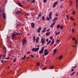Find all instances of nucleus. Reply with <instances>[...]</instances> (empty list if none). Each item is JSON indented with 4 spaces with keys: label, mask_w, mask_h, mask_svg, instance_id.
Returning a JSON list of instances; mask_svg holds the SVG:
<instances>
[{
    "label": "nucleus",
    "mask_w": 78,
    "mask_h": 78,
    "mask_svg": "<svg viewBox=\"0 0 78 78\" xmlns=\"http://www.w3.org/2000/svg\"><path fill=\"white\" fill-rule=\"evenodd\" d=\"M4 49L5 50V54L4 55H0V59H4L5 58L6 56V48L5 47H3Z\"/></svg>",
    "instance_id": "nucleus-1"
},
{
    "label": "nucleus",
    "mask_w": 78,
    "mask_h": 78,
    "mask_svg": "<svg viewBox=\"0 0 78 78\" xmlns=\"http://www.w3.org/2000/svg\"><path fill=\"white\" fill-rule=\"evenodd\" d=\"M19 33H17L16 32H14L12 35V38H14L16 36H17V35H19Z\"/></svg>",
    "instance_id": "nucleus-2"
},
{
    "label": "nucleus",
    "mask_w": 78,
    "mask_h": 78,
    "mask_svg": "<svg viewBox=\"0 0 78 78\" xmlns=\"http://www.w3.org/2000/svg\"><path fill=\"white\" fill-rule=\"evenodd\" d=\"M52 15V12H50V13L49 14V17H47L46 18V20H48V21H49V20H50V19H51V16Z\"/></svg>",
    "instance_id": "nucleus-3"
},
{
    "label": "nucleus",
    "mask_w": 78,
    "mask_h": 78,
    "mask_svg": "<svg viewBox=\"0 0 78 78\" xmlns=\"http://www.w3.org/2000/svg\"><path fill=\"white\" fill-rule=\"evenodd\" d=\"M39 50V47H37L36 48H34L31 49V50L32 51H34L35 52H37V51H38Z\"/></svg>",
    "instance_id": "nucleus-4"
},
{
    "label": "nucleus",
    "mask_w": 78,
    "mask_h": 78,
    "mask_svg": "<svg viewBox=\"0 0 78 78\" xmlns=\"http://www.w3.org/2000/svg\"><path fill=\"white\" fill-rule=\"evenodd\" d=\"M44 47H43L41 49L40 51H39V54H42L44 53Z\"/></svg>",
    "instance_id": "nucleus-5"
},
{
    "label": "nucleus",
    "mask_w": 78,
    "mask_h": 78,
    "mask_svg": "<svg viewBox=\"0 0 78 78\" xmlns=\"http://www.w3.org/2000/svg\"><path fill=\"white\" fill-rule=\"evenodd\" d=\"M45 39L43 38V37H42L41 38V43L43 45L45 43Z\"/></svg>",
    "instance_id": "nucleus-6"
},
{
    "label": "nucleus",
    "mask_w": 78,
    "mask_h": 78,
    "mask_svg": "<svg viewBox=\"0 0 78 78\" xmlns=\"http://www.w3.org/2000/svg\"><path fill=\"white\" fill-rule=\"evenodd\" d=\"M27 42V41L26 40V39H24L23 40V45L24 46L25 44H26V42Z\"/></svg>",
    "instance_id": "nucleus-7"
},
{
    "label": "nucleus",
    "mask_w": 78,
    "mask_h": 78,
    "mask_svg": "<svg viewBox=\"0 0 78 78\" xmlns=\"http://www.w3.org/2000/svg\"><path fill=\"white\" fill-rule=\"evenodd\" d=\"M57 4H58V2H55L54 3L53 5L52 6L53 8H55V6H56Z\"/></svg>",
    "instance_id": "nucleus-8"
},
{
    "label": "nucleus",
    "mask_w": 78,
    "mask_h": 78,
    "mask_svg": "<svg viewBox=\"0 0 78 78\" xmlns=\"http://www.w3.org/2000/svg\"><path fill=\"white\" fill-rule=\"evenodd\" d=\"M35 25V24H34V23H31V27L32 28H35V27H34Z\"/></svg>",
    "instance_id": "nucleus-9"
},
{
    "label": "nucleus",
    "mask_w": 78,
    "mask_h": 78,
    "mask_svg": "<svg viewBox=\"0 0 78 78\" xmlns=\"http://www.w3.org/2000/svg\"><path fill=\"white\" fill-rule=\"evenodd\" d=\"M57 19H58V17H54V18L52 20V22H55L56 20H57Z\"/></svg>",
    "instance_id": "nucleus-10"
},
{
    "label": "nucleus",
    "mask_w": 78,
    "mask_h": 78,
    "mask_svg": "<svg viewBox=\"0 0 78 78\" xmlns=\"http://www.w3.org/2000/svg\"><path fill=\"white\" fill-rule=\"evenodd\" d=\"M22 12V11H19L17 10L16 12V14H20V13H21Z\"/></svg>",
    "instance_id": "nucleus-11"
},
{
    "label": "nucleus",
    "mask_w": 78,
    "mask_h": 78,
    "mask_svg": "<svg viewBox=\"0 0 78 78\" xmlns=\"http://www.w3.org/2000/svg\"><path fill=\"white\" fill-rule=\"evenodd\" d=\"M56 23L55 22H54L51 25L50 28H52L53 26H54V25Z\"/></svg>",
    "instance_id": "nucleus-12"
},
{
    "label": "nucleus",
    "mask_w": 78,
    "mask_h": 78,
    "mask_svg": "<svg viewBox=\"0 0 78 78\" xmlns=\"http://www.w3.org/2000/svg\"><path fill=\"white\" fill-rule=\"evenodd\" d=\"M41 27H40L38 30H37V32L38 33H40V32L41 31Z\"/></svg>",
    "instance_id": "nucleus-13"
},
{
    "label": "nucleus",
    "mask_w": 78,
    "mask_h": 78,
    "mask_svg": "<svg viewBox=\"0 0 78 78\" xmlns=\"http://www.w3.org/2000/svg\"><path fill=\"white\" fill-rule=\"evenodd\" d=\"M46 30H47V27H45L44 28L43 30H42V33H44L45 32Z\"/></svg>",
    "instance_id": "nucleus-14"
},
{
    "label": "nucleus",
    "mask_w": 78,
    "mask_h": 78,
    "mask_svg": "<svg viewBox=\"0 0 78 78\" xmlns=\"http://www.w3.org/2000/svg\"><path fill=\"white\" fill-rule=\"evenodd\" d=\"M78 0H76V8H78Z\"/></svg>",
    "instance_id": "nucleus-15"
},
{
    "label": "nucleus",
    "mask_w": 78,
    "mask_h": 78,
    "mask_svg": "<svg viewBox=\"0 0 78 78\" xmlns=\"http://www.w3.org/2000/svg\"><path fill=\"white\" fill-rule=\"evenodd\" d=\"M54 39H52V42H51V44H50V45H51H51H53V44H54Z\"/></svg>",
    "instance_id": "nucleus-16"
},
{
    "label": "nucleus",
    "mask_w": 78,
    "mask_h": 78,
    "mask_svg": "<svg viewBox=\"0 0 78 78\" xmlns=\"http://www.w3.org/2000/svg\"><path fill=\"white\" fill-rule=\"evenodd\" d=\"M2 16L3 19H6V15L5 14V13H4L3 14H2Z\"/></svg>",
    "instance_id": "nucleus-17"
},
{
    "label": "nucleus",
    "mask_w": 78,
    "mask_h": 78,
    "mask_svg": "<svg viewBox=\"0 0 78 78\" xmlns=\"http://www.w3.org/2000/svg\"><path fill=\"white\" fill-rule=\"evenodd\" d=\"M39 37H37L36 39V42L37 43V42H39Z\"/></svg>",
    "instance_id": "nucleus-18"
},
{
    "label": "nucleus",
    "mask_w": 78,
    "mask_h": 78,
    "mask_svg": "<svg viewBox=\"0 0 78 78\" xmlns=\"http://www.w3.org/2000/svg\"><path fill=\"white\" fill-rule=\"evenodd\" d=\"M45 34L46 36H48V35H50V32H46Z\"/></svg>",
    "instance_id": "nucleus-19"
},
{
    "label": "nucleus",
    "mask_w": 78,
    "mask_h": 78,
    "mask_svg": "<svg viewBox=\"0 0 78 78\" xmlns=\"http://www.w3.org/2000/svg\"><path fill=\"white\" fill-rule=\"evenodd\" d=\"M63 28V26L61 25L60 26V30H62Z\"/></svg>",
    "instance_id": "nucleus-20"
},
{
    "label": "nucleus",
    "mask_w": 78,
    "mask_h": 78,
    "mask_svg": "<svg viewBox=\"0 0 78 78\" xmlns=\"http://www.w3.org/2000/svg\"><path fill=\"white\" fill-rule=\"evenodd\" d=\"M41 16V12H40L38 15H37V16L39 17H40V16Z\"/></svg>",
    "instance_id": "nucleus-21"
},
{
    "label": "nucleus",
    "mask_w": 78,
    "mask_h": 78,
    "mask_svg": "<svg viewBox=\"0 0 78 78\" xmlns=\"http://www.w3.org/2000/svg\"><path fill=\"white\" fill-rule=\"evenodd\" d=\"M42 20H43V21H44L45 20V16H43L42 17Z\"/></svg>",
    "instance_id": "nucleus-22"
},
{
    "label": "nucleus",
    "mask_w": 78,
    "mask_h": 78,
    "mask_svg": "<svg viewBox=\"0 0 78 78\" xmlns=\"http://www.w3.org/2000/svg\"><path fill=\"white\" fill-rule=\"evenodd\" d=\"M33 39L34 42H35V41L36 40V37H35V36H33Z\"/></svg>",
    "instance_id": "nucleus-23"
},
{
    "label": "nucleus",
    "mask_w": 78,
    "mask_h": 78,
    "mask_svg": "<svg viewBox=\"0 0 78 78\" xmlns=\"http://www.w3.org/2000/svg\"><path fill=\"white\" fill-rule=\"evenodd\" d=\"M62 57H63V56H62V55L60 56L58 58L59 59H61Z\"/></svg>",
    "instance_id": "nucleus-24"
},
{
    "label": "nucleus",
    "mask_w": 78,
    "mask_h": 78,
    "mask_svg": "<svg viewBox=\"0 0 78 78\" xmlns=\"http://www.w3.org/2000/svg\"><path fill=\"white\" fill-rule=\"evenodd\" d=\"M26 55H25L24 56L23 58H22L21 59H23V60H24L25 59V58H26Z\"/></svg>",
    "instance_id": "nucleus-25"
},
{
    "label": "nucleus",
    "mask_w": 78,
    "mask_h": 78,
    "mask_svg": "<svg viewBox=\"0 0 78 78\" xmlns=\"http://www.w3.org/2000/svg\"><path fill=\"white\" fill-rule=\"evenodd\" d=\"M56 51H57V49H55L54 50V53H56Z\"/></svg>",
    "instance_id": "nucleus-26"
},
{
    "label": "nucleus",
    "mask_w": 78,
    "mask_h": 78,
    "mask_svg": "<svg viewBox=\"0 0 78 78\" xmlns=\"http://www.w3.org/2000/svg\"><path fill=\"white\" fill-rule=\"evenodd\" d=\"M60 27V25L59 24H58L57 25V27H56V28L58 29V28H59Z\"/></svg>",
    "instance_id": "nucleus-27"
},
{
    "label": "nucleus",
    "mask_w": 78,
    "mask_h": 78,
    "mask_svg": "<svg viewBox=\"0 0 78 78\" xmlns=\"http://www.w3.org/2000/svg\"><path fill=\"white\" fill-rule=\"evenodd\" d=\"M54 68H55V67L54 66H51L49 68V69H54Z\"/></svg>",
    "instance_id": "nucleus-28"
},
{
    "label": "nucleus",
    "mask_w": 78,
    "mask_h": 78,
    "mask_svg": "<svg viewBox=\"0 0 78 78\" xmlns=\"http://www.w3.org/2000/svg\"><path fill=\"white\" fill-rule=\"evenodd\" d=\"M18 6H20V7H22V5H21V3H18Z\"/></svg>",
    "instance_id": "nucleus-29"
},
{
    "label": "nucleus",
    "mask_w": 78,
    "mask_h": 78,
    "mask_svg": "<svg viewBox=\"0 0 78 78\" xmlns=\"http://www.w3.org/2000/svg\"><path fill=\"white\" fill-rule=\"evenodd\" d=\"M50 42H51V40L49 41L47 44V45H48L50 43Z\"/></svg>",
    "instance_id": "nucleus-30"
},
{
    "label": "nucleus",
    "mask_w": 78,
    "mask_h": 78,
    "mask_svg": "<svg viewBox=\"0 0 78 78\" xmlns=\"http://www.w3.org/2000/svg\"><path fill=\"white\" fill-rule=\"evenodd\" d=\"M73 15H75V11H74V10H73Z\"/></svg>",
    "instance_id": "nucleus-31"
},
{
    "label": "nucleus",
    "mask_w": 78,
    "mask_h": 78,
    "mask_svg": "<svg viewBox=\"0 0 78 78\" xmlns=\"http://www.w3.org/2000/svg\"><path fill=\"white\" fill-rule=\"evenodd\" d=\"M55 34L56 35H58L59 34H60V32H58L55 33Z\"/></svg>",
    "instance_id": "nucleus-32"
},
{
    "label": "nucleus",
    "mask_w": 78,
    "mask_h": 78,
    "mask_svg": "<svg viewBox=\"0 0 78 78\" xmlns=\"http://www.w3.org/2000/svg\"><path fill=\"white\" fill-rule=\"evenodd\" d=\"M75 72H73L71 74V76H73V75H74V74H75Z\"/></svg>",
    "instance_id": "nucleus-33"
},
{
    "label": "nucleus",
    "mask_w": 78,
    "mask_h": 78,
    "mask_svg": "<svg viewBox=\"0 0 78 78\" xmlns=\"http://www.w3.org/2000/svg\"><path fill=\"white\" fill-rule=\"evenodd\" d=\"M48 52H45L44 55H48Z\"/></svg>",
    "instance_id": "nucleus-34"
},
{
    "label": "nucleus",
    "mask_w": 78,
    "mask_h": 78,
    "mask_svg": "<svg viewBox=\"0 0 78 78\" xmlns=\"http://www.w3.org/2000/svg\"><path fill=\"white\" fill-rule=\"evenodd\" d=\"M75 43L76 44L78 45V41L77 40H76Z\"/></svg>",
    "instance_id": "nucleus-35"
},
{
    "label": "nucleus",
    "mask_w": 78,
    "mask_h": 78,
    "mask_svg": "<svg viewBox=\"0 0 78 78\" xmlns=\"http://www.w3.org/2000/svg\"><path fill=\"white\" fill-rule=\"evenodd\" d=\"M70 19L71 20H73L74 21V19H73V17H72V16L70 17Z\"/></svg>",
    "instance_id": "nucleus-36"
},
{
    "label": "nucleus",
    "mask_w": 78,
    "mask_h": 78,
    "mask_svg": "<svg viewBox=\"0 0 78 78\" xmlns=\"http://www.w3.org/2000/svg\"><path fill=\"white\" fill-rule=\"evenodd\" d=\"M47 67H45L43 69V70H45L46 69H47Z\"/></svg>",
    "instance_id": "nucleus-37"
},
{
    "label": "nucleus",
    "mask_w": 78,
    "mask_h": 78,
    "mask_svg": "<svg viewBox=\"0 0 78 78\" xmlns=\"http://www.w3.org/2000/svg\"><path fill=\"white\" fill-rule=\"evenodd\" d=\"M47 51H47V49H45L44 51V53L47 52Z\"/></svg>",
    "instance_id": "nucleus-38"
},
{
    "label": "nucleus",
    "mask_w": 78,
    "mask_h": 78,
    "mask_svg": "<svg viewBox=\"0 0 78 78\" xmlns=\"http://www.w3.org/2000/svg\"><path fill=\"white\" fill-rule=\"evenodd\" d=\"M72 32L73 33H74V32H75V31L74 30V29L73 28L72 29Z\"/></svg>",
    "instance_id": "nucleus-39"
},
{
    "label": "nucleus",
    "mask_w": 78,
    "mask_h": 78,
    "mask_svg": "<svg viewBox=\"0 0 78 78\" xmlns=\"http://www.w3.org/2000/svg\"><path fill=\"white\" fill-rule=\"evenodd\" d=\"M44 3H46L47 2V0H43Z\"/></svg>",
    "instance_id": "nucleus-40"
},
{
    "label": "nucleus",
    "mask_w": 78,
    "mask_h": 78,
    "mask_svg": "<svg viewBox=\"0 0 78 78\" xmlns=\"http://www.w3.org/2000/svg\"><path fill=\"white\" fill-rule=\"evenodd\" d=\"M39 62H38L37 64V66H39Z\"/></svg>",
    "instance_id": "nucleus-41"
},
{
    "label": "nucleus",
    "mask_w": 78,
    "mask_h": 78,
    "mask_svg": "<svg viewBox=\"0 0 78 78\" xmlns=\"http://www.w3.org/2000/svg\"><path fill=\"white\" fill-rule=\"evenodd\" d=\"M34 2H35V0H33L32 2V3H34Z\"/></svg>",
    "instance_id": "nucleus-42"
},
{
    "label": "nucleus",
    "mask_w": 78,
    "mask_h": 78,
    "mask_svg": "<svg viewBox=\"0 0 78 78\" xmlns=\"http://www.w3.org/2000/svg\"><path fill=\"white\" fill-rule=\"evenodd\" d=\"M9 58H10V57H8L6 58H5V59H9Z\"/></svg>",
    "instance_id": "nucleus-43"
},
{
    "label": "nucleus",
    "mask_w": 78,
    "mask_h": 78,
    "mask_svg": "<svg viewBox=\"0 0 78 78\" xmlns=\"http://www.w3.org/2000/svg\"><path fill=\"white\" fill-rule=\"evenodd\" d=\"M16 58L14 59L13 60V62H16Z\"/></svg>",
    "instance_id": "nucleus-44"
},
{
    "label": "nucleus",
    "mask_w": 78,
    "mask_h": 78,
    "mask_svg": "<svg viewBox=\"0 0 78 78\" xmlns=\"http://www.w3.org/2000/svg\"><path fill=\"white\" fill-rule=\"evenodd\" d=\"M66 17L67 19L69 20V17L68 16V15H66Z\"/></svg>",
    "instance_id": "nucleus-45"
},
{
    "label": "nucleus",
    "mask_w": 78,
    "mask_h": 78,
    "mask_svg": "<svg viewBox=\"0 0 78 78\" xmlns=\"http://www.w3.org/2000/svg\"><path fill=\"white\" fill-rule=\"evenodd\" d=\"M25 14L27 16H29V14L28 13H26Z\"/></svg>",
    "instance_id": "nucleus-46"
},
{
    "label": "nucleus",
    "mask_w": 78,
    "mask_h": 78,
    "mask_svg": "<svg viewBox=\"0 0 78 78\" xmlns=\"http://www.w3.org/2000/svg\"><path fill=\"white\" fill-rule=\"evenodd\" d=\"M50 30V29H48L46 30V31H49Z\"/></svg>",
    "instance_id": "nucleus-47"
},
{
    "label": "nucleus",
    "mask_w": 78,
    "mask_h": 78,
    "mask_svg": "<svg viewBox=\"0 0 78 78\" xmlns=\"http://www.w3.org/2000/svg\"><path fill=\"white\" fill-rule=\"evenodd\" d=\"M76 67V66H74L72 67L71 68H75V67Z\"/></svg>",
    "instance_id": "nucleus-48"
},
{
    "label": "nucleus",
    "mask_w": 78,
    "mask_h": 78,
    "mask_svg": "<svg viewBox=\"0 0 78 78\" xmlns=\"http://www.w3.org/2000/svg\"><path fill=\"white\" fill-rule=\"evenodd\" d=\"M1 62L2 63V64L3 63H4V62H3V61H2V60H1Z\"/></svg>",
    "instance_id": "nucleus-49"
},
{
    "label": "nucleus",
    "mask_w": 78,
    "mask_h": 78,
    "mask_svg": "<svg viewBox=\"0 0 78 78\" xmlns=\"http://www.w3.org/2000/svg\"><path fill=\"white\" fill-rule=\"evenodd\" d=\"M55 16L57 17V16H58V15L57 14H56L55 15Z\"/></svg>",
    "instance_id": "nucleus-50"
},
{
    "label": "nucleus",
    "mask_w": 78,
    "mask_h": 78,
    "mask_svg": "<svg viewBox=\"0 0 78 78\" xmlns=\"http://www.w3.org/2000/svg\"><path fill=\"white\" fill-rule=\"evenodd\" d=\"M52 37L51 36L50 37V39H51H51H52Z\"/></svg>",
    "instance_id": "nucleus-51"
},
{
    "label": "nucleus",
    "mask_w": 78,
    "mask_h": 78,
    "mask_svg": "<svg viewBox=\"0 0 78 78\" xmlns=\"http://www.w3.org/2000/svg\"><path fill=\"white\" fill-rule=\"evenodd\" d=\"M75 39V37H73V41H74Z\"/></svg>",
    "instance_id": "nucleus-52"
},
{
    "label": "nucleus",
    "mask_w": 78,
    "mask_h": 78,
    "mask_svg": "<svg viewBox=\"0 0 78 78\" xmlns=\"http://www.w3.org/2000/svg\"><path fill=\"white\" fill-rule=\"evenodd\" d=\"M36 47H40V45H37L36 46Z\"/></svg>",
    "instance_id": "nucleus-53"
},
{
    "label": "nucleus",
    "mask_w": 78,
    "mask_h": 78,
    "mask_svg": "<svg viewBox=\"0 0 78 78\" xmlns=\"http://www.w3.org/2000/svg\"><path fill=\"white\" fill-rule=\"evenodd\" d=\"M30 52H27V54H30Z\"/></svg>",
    "instance_id": "nucleus-54"
},
{
    "label": "nucleus",
    "mask_w": 78,
    "mask_h": 78,
    "mask_svg": "<svg viewBox=\"0 0 78 78\" xmlns=\"http://www.w3.org/2000/svg\"><path fill=\"white\" fill-rule=\"evenodd\" d=\"M37 19H39V17H37Z\"/></svg>",
    "instance_id": "nucleus-55"
},
{
    "label": "nucleus",
    "mask_w": 78,
    "mask_h": 78,
    "mask_svg": "<svg viewBox=\"0 0 78 78\" xmlns=\"http://www.w3.org/2000/svg\"><path fill=\"white\" fill-rule=\"evenodd\" d=\"M58 42H59V40H57L56 41L57 43H58Z\"/></svg>",
    "instance_id": "nucleus-56"
},
{
    "label": "nucleus",
    "mask_w": 78,
    "mask_h": 78,
    "mask_svg": "<svg viewBox=\"0 0 78 78\" xmlns=\"http://www.w3.org/2000/svg\"><path fill=\"white\" fill-rule=\"evenodd\" d=\"M74 71V69H72L71 70V72H73Z\"/></svg>",
    "instance_id": "nucleus-57"
},
{
    "label": "nucleus",
    "mask_w": 78,
    "mask_h": 78,
    "mask_svg": "<svg viewBox=\"0 0 78 78\" xmlns=\"http://www.w3.org/2000/svg\"><path fill=\"white\" fill-rule=\"evenodd\" d=\"M31 57H32V58H34V56H33V55H31Z\"/></svg>",
    "instance_id": "nucleus-58"
},
{
    "label": "nucleus",
    "mask_w": 78,
    "mask_h": 78,
    "mask_svg": "<svg viewBox=\"0 0 78 78\" xmlns=\"http://www.w3.org/2000/svg\"><path fill=\"white\" fill-rule=\"evenodd\" d=\"M46 42H48V39H46Z\"/></svg>",
    "instance_id": "nucleus-59"
},
{
    "label": "nucleus",
    "mask_w": 78,
    "mask_h": 78,
    "mask_svg": "<svg viewBox=\"0 0 78 78\" xmlns=\"http://www.w3.org/2000/svg\"><path fill=\"white\" fill-rule=\"evenodd\" d=\"M73 47H76V46L75 45L73 46Z\"/></svg>",
    "instance_id": "nucleus-60"
},
{
    "label": "nucleus",
    "mask_w": 78,
    "mask_h": 78,
    "mask_svg": "<svg viewBox=\"0 0 78 78\" xmlns=\"http://www.w3.org/2000/svg\"><path fill=\"white\" fill-rule=\"evenodd\" d=\"M18 26H19V24H17V25H16V27H18Z\"/></svg>",
    "instance_id": "nucleus-61"
},
{
    "label": "nucleus",
    "mask_w": 78,
    "mask_h": 78,
    "mask_svg": "<svg viewBox=\"0 0 78 78\" xmlns=\"http://www.w3.org/2000/svg\"><path fill=\"white\" fill-rule=\"evenodd\" d=\"M54 47H56V44H54Z\"/></svg>",
    "instance_id": "nucleus-62"
},
{
    "label": "nucleus",
    "mask_w": 78,
    "mask_h": 78,
    "mask_svg": "<svg viewBox=\"0 0 78 78\" xmlns=\"http://www.w3.org/2000/svg\"><path fill=\"white\" fill-rule=\"evenodd\" d=\"M60 8H62V6L61 5V6H60Z\"/></svg>",
    "instance_id": "nucleus-63"
},
{
    "label": "nucleus",
    "mask_w": 78,
    "mask_h": 78,
    "mask_svg": "<svg viewBox=\"0 0 78 78\" xmlns=\"http://www.w3.org/2000/svg\"><path fill=\"white\" fill-rule=\"evenodd\" d=\"M76 25V24L75 23H74V25Z\"/></svg>",
    "instance_id": "nucleus-64"
}]
</instances>
